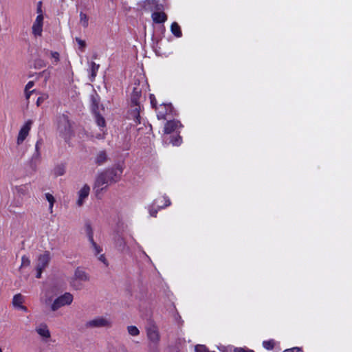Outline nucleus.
Returning <instances> with one entry per match:
<instances>
[{
    "mask_svg": "<svg viewBox=\"0 0 352 352\" xmlns=\"http://www.w3.org/2000/svg\"><path fill=\"white\" fill-rule=\"evenodd\" d=\"M73 295L69 292H66L64 294L57 297L53 301L52 297L45 296L41 299V302L45 306L50 305V310L52 311H56L64 306L71 305L73 302Z\"/></svg>",
    "mask_w": 352,
    "mask_h": 352,
    "instance_id": "1",
    "label": "nucleus"
},
{
    "mask_svg": "<svg viewBox=\"0 0 352 352\" xmlns=\"http://www.w3.org/2000/svg\"><path fill=\"white\" fill-rule=\"evenodd\" d=\"M89 280V276L85 270L81 267H77L70 279V285L74 289L78 290L82 289L83 283Z\"/></svg>",
    "mask_w": 352,
    "mask_h": 352,
    "instance_id": "2",
    "label": "nucleus"
},
{
    "mask_svg": "<svg viewBox=\"0 0 352 352\" xmlns=\"http://www.w3.org/2000/svg\"><path fill=\"white\" fill-rule=\"evenodd\" d=\"M57 130L60 135L65 139L69 138L72 135V126L68 118L61 115L57 118Z\"/></svg>",
    "mask_w": 352,
    "mask_h": 352,
    "instance_id": "3",
    "label": "nucleus"
},
{
    "mask_svg": "<svg viewBox=\"0 0 352 352\" xmlns=\"http://www.w3.org/2000/svg\"><path fill=\"white\" fill-rule=\"evenodd\" d=\"M50 260L51 254L48 251L44 252L38 256L36 264V277L37 278L41 277L43 271L47 267Z\"/></svg>",
    "mask_w": 352,
    "mask_h": 352,
    "instance_id": "4",
    "label": "nucleus"
},
{
    "mask_svg": "<svg viewBox=\"0 0 352 352\" xmlns=\"http://www.w3.org/2000/svg\"><path fill=\"white\" fill-rule=\"evenodd\" d=\"M85 325L87 328H109L112 325V322L107 317L98 316L87 321Z\"/></svg>",
    "mask_w": 352,
    "mask_h": 352,
    "instance_id": "5",
    "label": "nucleus"
},
{
    "mask_svg": "<svg viewBox=\"0 0 352 352\" xmlns=\"http://www.w3.org/2000/svg\"><path fill=\"white\" fill-rule=\"evenodd\" d=\"M38 15L32 25V31L35 36H40L43 32L44 17L41 8L37 10Z\"/></svg>",
    "mask_w": 352,
    "mask_h": 352,
    "instance_id": "6",
    "label": "nucleus"
},
{
    "mask_svg": "<svg viewBox=\"0 0 352 352\" xmlns=\"http://www.w3.org/2000/svg\"><path fill=\"white\" fill-rule=\"evenodd\" d=\"M112 184L111 181L109 179L108 175L103 171L99 173L96 179L94 188L97 190H102L107 188L109 185Z\"/></svg>",
    "mask_w": 352,
    "mask_h": 352,
    "instance_id": "7",
    "label": "nucleus"
},
{
    "mask_svg": "<svg viewBox=\"0 0 352 352\" xmlns=\"http://www.w3.org/2000/svg\"><path fill=\"white\" fill-rule=\"evenodd\" d=\"M122 166L120 164L116 165L111 169L104 170L112 184L118 182L120 179L122 173Z\"/></svg>",
    "mask_w": 352,
    "mask_h": 352,
    "instance_id": "8",
    "label": "nucleus"
},
{
    "mask_svg": "<svg viewBox=\"0 0 352 352\" xmlns=\"http://www.w3.org/2000/svg\"><path fill=\"white\" fill-rule=\"evenodd\" d=\"M90 192V186L88 184H83L77 192L76 205L82 206L89 197Z\"/></svg>",
    "mask_w": 352,
    "mask_h": 352,
    "instance_id": "9",
    "label": "nucleus"
},
{
    "mask_svg": "<svg viewBox=\"0 0 352 352\" xmlns=\"http://www.w3.org/2000/svg\"><path fill=\"white\" fill-rule=\"evenodd\" d=\"M35 331L44 342H48L51 338L50 329L45 323H41L35 327Z\"/></svg>",
    "mask_w": 352,
    "mask_h": 352,
    "instance_id": "10",
    "label": "nucleus"
},
{
    "mask_svg": "<svg viewBox=\"0 0 352 352\" xmlns=\"http://www.w3.org/2000/svg\"><path fill=\"white\" fill-rule=\"evenodd\" d=\"M32 124V121L29 120L22 126V127L21 128V129L19 132V134H18L17 140H16L17 144L19 145V144H22V142L27 138V136L28 135L29 132L31 129Z\"/></svg>",
    "mask_w": 352,
    "mask_h": 352,
    "instance_id": "11",
    "label": "nucleus"
},
{
    "mask_svg": "<svg viewBox=\"0 0 352 352\" xmlns=\"http://www.w3.org/2000/svg\"><path fill=\"white\" fill-rule=\"evenodd\" d=\"M141 97V89L139 87H135L133 89V92L131 96V103L134 104L135 113H138V111L140 109V98Z\"/></svg>",
    "mask_w": 352,
    "mask_h": 352,
    "instance_id": "12",
    "label": "nucleus"
},
{
    "mask_svg": "<svg viewBox=\"0 0 352 352\" xmlns=\"http://www.w3.org/2000/svg\"><path fill=\"white\" fill-rule=\"evenodd\" d=\"M24 302L25 297L21 294H17L13 296L12 304L15 309L26 313L28 311V309L23 305Z\"/></svg>",
    "mask_w": 352,
    "mask_h": 352,
    "instance_id": "13",
    "label": "nucleus"
},
{
    "mask_svg": "<svg viewBox=\"0 0 352 352\" xmlns=\"http://www.w3.org/2000/svg\"><path fill=\"white\" fill-rule=\"evenodd\" d=\"M146 333L148 340L154 344H157L159 342L160 339V336L159 333V331L155 325H150L146 329Z\"/></svg>",
    "mask_w": 352,
    "mask_h": 352,
    "instance_id": "14",
    "label": "nucleus"
},
{
    "mask_svg": "<svg viewBox=\"0 0 352 352\" xmlns=\"http://www.w3.org/2000/svg\"><path fill=\"white\" fill-rule=\"evenodd\" d=\"M30 189L31 186L29 184H25L19 186H16L13 189V192L16 196L21 197L29 195Z\"/></svg>",
    "mask_w": 352,
    "mask_h": 352,
    "instance_id": "15",
    "label": "nucleus"
},
{
    "mask_svg": "<svg viewBox=\"0 0 352 352\" xmlns=\"http://www.w3.org/2000/svg\"><path fill=\"white\" fill-rule=\"evenodd\" d=\"M173 108L170 104H162L157 109L158 119H166V116L172 113Z\"/></svg>",
    "mask_w": 352,
    "mask_h": 352,
    "instance_id": "16",
    "label": "nucleus"
},
{
    "mask_svg": "<svg viewBox=\"0 0 352 352\" xmlns=\"http://www.w3.org/2000/svg\"><path fill=\"white\" fill-rule=\"evenodd\" d=\"M181 126L179 121L177 120H170L167 122L164 126V133L166 134H169L175 131H176L178 128Z\"/></svg>",
    "mask_w": 352,
    "mask_h": 352,
    "instance_id": "17",
    "label": "nucleus"
},
{
    "mask_svg": "<svg viewBox=\"0 0 352 352\" xmlns=\"http://www.w3.org/2000/svg\"><path fill=\"white\" fill-rule=\"evenodd\" d=\"M151 17L153 21L157 23H164L167 19V16L164 12H153Z\"/></svg>",
    "mask_w": 352,
    "mask_h": 352,
    "instance_id": "18",
    "label": "nucleus"
},
{
    "mask_svg": "<svg viewBox=\"0 0 352 352\" xmlns=\"http://www.w3.org/2000/svg\"><path fill=\"white\" fill-rule=\"evenodd\" d=\"M99 69V65L96 64L94 62H91L89 63V73H90V80L94 81L95 77L96 76L98 70Z\"/></svg>",
    "mask_w": 352,
    "mask_h": 352,
    "instance_id": "19",
    "label": "nucleus"
},
{
    "mask_svg": "<svg viewBox=\"0 0 352 352\" xmlns=\"http://www.w3.org/2000/svg\"><path fill=\"white\" fill-rule=\"evenodd\" d=\"M45 197L49 203V212L52 214L53 212L54 204L56 202V199L54 197L50 192H46L45 194Z\"/></svg>",
    "mask_w": 352,
    "mask_h": 352,
    "instance_id": "20",
    "label": "nucleus"
},
{
    "mask_svg": "<svg viewBox=\"0 0 352 352\" xmlns=\"http://www.w3.org/2000/svg\"><path fill=\"white\" fill-rule=\"evenodd\" d=\"M65 173V167L63 164L56 166L53 169V174L55 177L62 176Z\"/></svg>",
    "mask_w": 352,
    "mask_h": 352,
    "instance_id": "21",
    "label": "nucleus"
},
{
    "mask_svg": "<svg viewBox=\"0 0 352 352\" xmlns=\"http://www.w3.org/2000/svg\"><path fill=\"white\" fill-rule=\"evenodd\" d=\"M171 32L177 37L182 36V31L177 23L173 22L170 26Z\"/></svg>",
    "mask_w": 352,
    "mask_h": 352,
    "instance_id": "22",
    "label": "nucleus"
},
{
    "mask_svg": "<svg viewBox=\"0 0 352 352\" xmlns=\"http://www.w3.org/2000/svg\"><path fill=\"white\" fill-rule=\"evenodd\" d=\"M107 160V153L104 151H100L98 153L96 157V162L98 165H101L103 163H104Z\"/></svg>",
    "mask_w": 352,
    "mask_h": 352,
    "instance_id": "23",
    "label": "nucleus"
},
{
    "mask_svg": "<svg viewBox=\"0 0 352 352\" xmlns=\"http://www.w3.org/2000/svg\"><path fill=\"white\" fill-rule=\"evenodd\" d=\"M79 23L84 28H86L88 27L89 17L85 13H83V12L80 13Z\"/></svg>",
    "mask_w": 352,
    "mask_h": 352,
    "instance_id": "24",
    "label": "nucleus"
},
{
    "mask_svg": "<svg viewBox=\"0 0 352 352\" xmlns=\"http://www.w3.org/2000/svg\"><path fill=\"white\" fill-rule=\"evenodd\" d=\"M47 56L51 58L54 65H56L60 60V54L57 52H49Z\"/></svg>",
    "mask_w": 352,
    "mask_h": 352,
    "instance_id": "25",
    "label": "nucleus"
},
{
    "mask_svg": "<svg viewBox=\"0 0 352 352\" xmlns=\"http://www.w3.org/2000/svg\"><path fill=\"white\" fill-rule=\"evenodd\" d=\"M160 201V202H164V204L163 206L157 205L158 209H161V208H163L164 207H166V206H168L170 205V199L167 197H166V196H164V197H162L157 199L155 201V203H159Z\"/></svg>",
    "mask_w": 352,
    "mask_h": 352,
    "instance_id": "26",
    "label": "nucleus"
},
{
    "mask_svg": "<svg viewBox=\"0 0 352 352\" xmlns=\"http://www.w3.org/2000/svg\"><path fill=\"white\" fill-rule=\"evenodd\" d=\"M89 242L91 243V248L93 250L94 253L96 255L100 254V253L102 250V248L100 246H99L98 245H97V243L94 241V240L89 241Z\"/></svg>",
    "mask_w": 352,
    "mask_h": 352,
    "instance_id": "27",
    "label": "nucleus"
},
{
    "mask_svg": "<svg viewBox=\"0 0 352 352\" xmlns=\"http://www.w3.org/2000/svg\"><path fill=\"white\" fill-rule=\"evenodd\" d=\"M127 331L129 334L132 336H138L140 334V331L137 327L133 325H130L127 327Z\"/></svg>",
    "mask_w": 352,
    "mask_h": 352,
    "instance_id": "28",
    "label": "nucleus"
},
{
    "mask_svg": "<svg viewBox=\"0 0 352 352\" xmlns=\"http://www.w3.org/2000/svg\"><path fill=\"white\" fill-rule=\"evenodd\" d=\"M76 41L78 45V50L80 52H84L87 46L86 42L78 37L76 38Z\"/></svg>",
    "mask_w": 352,
    "mask_h": 352,
    "instance_id": "29",
    "label": "nucleus"
},
{
    "mask_svg": "<svg viewBox=\"0 0 352 352\" xmlns=\"http://www.w3.org/2000/svg\"><path fill=\"white\" fill-rule=\"evenodd\" d=\"M34 85V81H29L27 85H25V96H26V98H29L30 96V94H32V92L33 91L30 90V89H32Z\"/></svg>",
    "mask_w": 352,
    "mask_h": 352,
    "instance_id": "30",
    "label": "nucleus"
},
{
    "mask_svg": "<svg viewBox=\"0 0 352 352\" xmlns=\"http://www.w3.org/2000/svg\"><path fill=\"white\" fill-rule=\"evenodd\" d=\"M47 63L45 60L38 58L36 59L34 62V67L35 69H40L46 66Z\"/></svg>",
    "mask_w": 352,
    "mask_h": 352,
    "instance_id": "31",
    "label": "nucleus"
},
{
    "mask_svg": "<svg viewBox=\"0 0 352 352\" xmlns=\"http://www.w3.org/2000/svg\"><path fill=\"white\" fill-rule=\"evenodd\" d=\"M85 230L87 234L88 235L89 241L94 240L93 229L90 224H87L85 226Z\"/></svg>",
    "mask_w": 352,
    "mask_h": 352,
    "instance_id": "32",
    "label": "nucleus"
},
{
    "mask_svg": "<svg viewBox=\"0 0 352 352\" xmlns=\"http://www.w3.org/2000/svg\"><path fill=\"white\" fill-rule=\"evenodd\" d=\"M30 260L28 256L24 255L21 257V267H26L30 266Z\"/></svg>",
    "mask_w": 352,
    "mask_h": 352,
    "instance_id": "33",
    "label": "nucleus"
},
{
    "mask_svg": "<svg viewBox=\"0 0 352 352\" xmlns=\"http://www.w3.org/2000/svg\"><path fill=\"white\" fill-rule=\"evenodd\" d=\"M263 346L265 349L267 350L272 349L274 346V341L273 340L264 341L263 342Z\"/></svg>",
    "mask_w": 352,
    "mask_h": 352,
    "instance_id": "34",
    "label": "nucleus"
},
{
    "mask_svg": "<svg viewBox=\"0 0 352 352\" xmlns=\"http://www.w3.org/2000/svg\"><path fill=\"white\" fill-rule=\"evenodd\" d=\"M49 98L48 94H41L36 100L37 106H40L45 100H46Z\"/></svg>",
    "mask_w": 352,
    "mask_h": 352,
    "instance_id": "35",
    "label": "nucleus"
},
{
    "mask_svg": "<svg viewBox=\"0 0 352 352\" xmlns=\"http://www.w3.org/2000/svg\"><path fill=\"white\" fill-rule=\"evenodd\" d=\"M38 77H44L45 81L47 80L50 76V72L48 69H45L43 72L38 74Z\"/></svg>",
    "mask_w": 352,
    "mask_h": 352,
    "instance_id": "36",
    "label": "nucleus"
},
{
    "mask_svg": "<svg viewBox=\"0 0 352 352\" xmlns=\"http://www.w3.org/2000/svg\"><path fill=\"white\" fill-rule=\"evenodd\" d=\"M195 352H210L205 345L197 344L195 346Z\"/></svg>",
    "mask_w": 352,
    "mask_h": 352,
    "instance_id": "37",
    "label": "nucleus"
},
{
    "mask_svg": "<svg viewBox=\"0 0 352 352\" xmlns=\"http://www.w3.org/2000/svg\"><path fill=\"white\" fill-rule=\"evenodd\" d=\"M96 122L100 127L104 126V124H105L104 119L102 117L100 116L99 115L96 116Z\"/></svg>",
    "mask_w": 352,
    "mask_h": 352,
    "instance_id": "38",
    "label": "nucleus"
},
{
    "mask_svg": "<svg viewBox=\"0 0 352 352\" xmlns=\"http://www.w3.org/2000/svg\"><path fill=\"white\" fill-rule=\"evenodd\" d=\"M171 143L174 146H179L182 143V138L180 136H177L175 138L171 140Z\"/></svg>",
    "mask_w": 352,
    "mask_h": 352,
    "instance_id": "39",
    "label": "nucleus"
},
{
    "mask_svg": "<svg viewBox=\"0 0 352 352\" xmlns=\"http://www.w3.org/2000/svg\"><path fill=\"white\" fill-rule=\"evenodd\" d=\"M35 148H36V153H35L34 156L36 158H39L40 157V152H39L40 144L38 142L36 143Z\"/></svg>",
    "mask_w": 352,
    "mask_h": 352,
    "instance_id": "40",
    "label": "nucleus"
},
{
    "mask_svg": "<svg viewBox=\"0 0 352 352\" xmlns=\"http://www.w3.org/2000/svg\"><path fill=\"white\" fill-rule=\"evenodd\" d=\"M157 212V209H155L153 206H151L149 208V213L150 215L152 217H156V214Z\"/></svg>",
    "mask_w": 352,
    "mask_h": 352,
    "instance_id": "41",
    "label": "nucleus"
},
{
    "mask_svg": "<svg viewBox=\"0 0 352 352\" xmlns=\"http://www.w3.org/2000/svg\"><path fill=\"white\" fill-rule=\"evenodd\" d=\"M301 349L299 347H294L292 349H286L283 352H300Z\"/></svg>",
    "mask_w": 352,
    "mask_h": 352,
    "instance_id": "42",
    "label": "nucleus"
},
{
    "mask_svg": "<svg viewBox=\"0 0 352 352\" xmlns=\"http://www.w3.org/2000/svg\"><path fill=\"white\" fill-rule=\"evenodd\" d=\"M98 259L102 262L104 264H107V261H106V258L104 257V256L103 254H100L99 256H98Z\"/></svg>",
    "mask_w": 352,
    "mask_h": 352,
    "instance_id": "43",
    "label": "nucleus"
},
{
    "mask_svg": "<svg viewBox=\"0 0 352 352\" xmlns=\"http://www.w3.org/2000/svg\"><path fill=\"white\" fill-rule=\"evenodd\" d=\"M219 350L222 351L223 352H228V350H231V349L230 347H226V346H221V347H219Z\"/></svg>",
    "mask_w": 352,
    "mask_h": 352,
    "instance_id": "44",
    "label": "nucleus"
},
{
    "mask_svg": "<svg viewBox=\"0 0 352 352\" xmlns=\"http://www.w3.org/2000/svg\"><path fill=\"white\" fill-rule=\"evenodd\" d=\"M151 104L153 107H155V98L153 97V95H151Z\"/></svg>",
    "mask_w": 352,
    "mask_h": 352,
    "instance_id": "45",
    "label": "nucleus"
},
{
    "mask_svg": "<svg viewBox=\"0 0 352 352\" xmlns=\"http://www.w3.org/2000/svg\"><path fill=\"white\" fill-rule=\"evenodd\" d=\"M234 352H248V351H245V349H235Z\"/></svg>",
    "mask_w": 352,
    "mask_h": 352,
    "instance_id": "46",
    "label": "nucleus"
},
{
    "mask_svg": "<svg viewBox=\"0 0 352 352\" xmlns=\"http://www.w3.org/2000/svg\"><path fill=\"white\" fill-rule=\"evenodd\" d=\"M135 109H133V117L135 119H136L138 120V122H140V120H138V118H139V113L138 114H136V116H135Z\"/></svg>",
    "mask_w": 352,
    "mask_h": 352,
    "instance_id": "47",
    "label": "nucleus"
},
{
    "mask_svg": "<svg viewBox=\"0 0 352 352\" xmlns=\"http://www.w3.org/2000/svg\"><path fill=\"white\" fill-rule=\"evenodd\" d=\"M155 1H156V0H146L145 1V3H152V4H154V3H155Z\"/></svg>",
    "mask_w": 352,
    "mask_h": 352,
    "instance_id": "48",
    "label": "nucleus"
},
{
    "mask_svg": "<svg viewBox=\"0 0 352 352\" xmlns=\"http://www.w3.org/2000/svg\"><path fill=\"white\" fill-rule=\"evenodd\" d=\"M103 138V135H100V134H98V135H96V138L98 139H102Z\"/></svg>",
    "mask_w": 352,
    "mask_h": 352,
    "instance_id": "49",
    "label": "nucleus"
},
{
    "mask_svg": "<svg viewBox=\"0 0 352 352\" xmlns=\"http://www.w3.org/2000/svg\"><path fill=\"white\" fill-rule=\"evenodd\" d=\"M0 352H3V349L0 346Z\"/></svg>",
    "mask_w": 352,
    "mask_h": 352,
    "instance_id": "50",
    "label": "nucleus"
},
{
    "mask_svg": "<svg viewBox=\"0 0 352 352\" xmlns=\"http://www.w3.org/2000/svg\"><path fill=\"white\" fill-rule=\"evenodd\" d=\"M248 352H254V351H251V350H248Z\"/></svg>",
    "mask_w": 352,
    "mask_h": 352,
    "instance_id": "51",
    "label": "nucleus"
}]
</instances>
